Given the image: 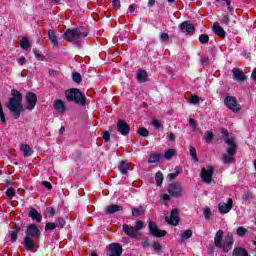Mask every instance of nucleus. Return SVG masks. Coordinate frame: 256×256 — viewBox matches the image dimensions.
Returning a JSON list of instances; mask_svg holds the SVG:
<instances>
[{
  "mask_svg": "<svg viewBox=\"0 0 256 256\" xmlns=\"http://www.w3.org/2000/svg\"><path fill=\"white\" fill-rule=\"evenodd\" d=\"M33 53H34L36 59H39V61H43L45 59V56H43L39 50L34 49Z\"/></svg>",
  "mask_w": 256,
  "mask_h": 256,
  "instance_id": "obj_43",
  "label": "nucleus"
},
{
  "mask_svg": "<svg viewBox=\"0 0 256 256\" xmlns=\"http://www.w3.org/2000/svg\"><path fill=\"white\" fill-rule=\"evenodd\" d=\"M213 173H215V168L211 165L208 166V168H202L200 177L203 183H206V185H211V182L213 181Z\"/></svg>",
  "mask_w": 256,
  "mask_h": 256,
  "instance_id": "obj_6",
  "label": "nucleus"
},
{
  "mask_svg": "<svg viewBox=\"0 0 256 256\" xmlns=\"http://www.w3.org/2000/svg\"><path fill=\"white\" fill-rule=\"evenodd\" d=\"M12 97L9 102L6 104V107L9 109L10 113H12V117L14 119H19L21 117V113L25 111L23 108V95L18 90H11Z\"/></svg>",
  "mask_w": 256,
  "mask_h": 256,
  "instance_id": "obj_1",
  "label": "nucleus"
},
{
  "mask_svg": "<svg viewBox=\"0 0 256 256\" xmlns=\"http://www.w3.org/2000/svg\"><path fill=\"white\" fill-rule=\"evenodd\" d=\"M148 227L153 237H165L167 235V231L159 230V228L157 227V225L154 224V222H149Z\"/></svg>",
  "mask_w": 256,
  "mask_h": 256,
  "instance_id": "obj_12",
  "label": "nucleus"
},
{
  "mask_svg": "<svg viewBox=\"0 0 256 256\" xmlns=\"http://www.w3.org/2000/svg\"><path fill=\"white\" fill-rule=\"evenodd\" d=\"M23 245L27 251H37V248H36L37 241L33 240L29 236H26L24 238Z\"/></svg>",
  "mask_w": 256,
  "mask_h": 256,
  "instance_id": "obj_17",
  "label": "nucleus"
},
{
  "mask_svg": "<svg viewBox=\"0 0 256 256\" xmlns=\"http://www.w3.org/2000/svg\"><path fill=\"white\" fill-rule=\"evenodd\" d=\"M6 197L13 199V197H15V190L13 188H8L6 191Z\"/></svg>",
  "mask_w": 256,
  "mask_h": 256,
  "instance_id": "obj_44",
  "label": "nucleus"
},
{
  "mask_svg": "<svg viewBox=\"0 0 256 256\" xmlns=\"http://www.w3.org/2000/svg\"><path fill=\"white\" fill-rule=\"evenodd\" d=\"M251 78L254 79V81H256V68L253 70Z\"/></svg>",
  "mask_w": 256,
  "mask_h": 256,
  "instance_id": "obj_64",
  "label": "nucleus"
},
{
  "mask_svg": "<svg viewBox=\"0 0 256 256\" xmlns=\"http://www.w3.org/2000/svg\"><path fill=\"white\" fill-rule=\"evenodd\" d=\"M233 255L234 256H249V254H247V250H245L244 248H235L233 251Z\"/></svg>",
  "mask_w": 256,
  "mask_h": 256,
  "instance_id": "obj_32",
  "label": "nucleus"
},
{
  "mask_svg": "<svg viewBox=\"0 0 256 256\" xmlns=\"http://www.w3.org/2000/svg\"><path fill=\"white\" fill-rule=\"evenodd\" d=\"M57 229V225L53 222L46 223L45 231H55Z\"/></svg>",
  "mask_w": 256,
  "mask_h": 256,
  "instance_id": "obj_41",
  "label": "nucleus"
},
{
  "mask_svg": "<svg viewBox=\"0 0 256 256\" xmlns=\"http://www.w3.org/2000/svg\"><path fill=\"white\" fill-rule=\"evenodd\" d=\"M136 79L139 81V83H145V81H147V71L140 70L137 73Z\"/></svg>",
  "mask_w": 256,
  "mask_h": 256,
  "instance_id": "obj_29",
  "label": "nucleus"
},
{
  "mask_svg": "<svg viewBox=\"0 0 256 256\" xmlns=\"http://www.w3.org/2000/svg\"><path fill=\"white\" fill-rule=\"evenodd\" d=\"M131 167H133V164L131 162L127 161H121L118 165V170L122 175H127L129 171H131Z\"/></svg>",
  "mask_w": 256,
  "mask_h": 256,
  "instance_id": "obj_19",
  "label": "nucleus"
},
{
  "mask_svg": "<svg viewBox=\"0 0 256 256\" xmlns=\"http://www.w3.org/2000/svg\"><path fill=\"white\" fill-rule=\"evenodd\" d=\"M20 47L22 49H29V47H31V44L29 43V40L27 38H23L20 42Z\"/></svg>",
  "mask_w": 256,
  "mask_h": 256,
  "instance_id": "obj_38",
  "label": "nucleus"
},
{
  "mask_svg": "<svg viewBox=\"0 0 256 256\" xmlns=\"http://www.w3.org/2000/svg\"><path fill=\"white\" fill-rule=\"evenodd\" d=\"M143 213H145V209H143L142 206L132 209L133 217H141V215H143Z\"/></svg>",
  "mask_w": 256,
  "mask_h": 256,
  "instance_id": "obj_31",
  "label": "nucleus"
},
{
  "mask_svg": "<svg viewBox=\"0 0 256 256\" xmlns=\"http://www.w3.org/2000/svg\"><path fill=\"white\" fill-rule=\"evenodd\" d=\"M122 210H123V207L113 204V205L107 206L106 213L111 215L113 213H117V211H122Z\"/></svg>",
  "mask_w": 256,
  "mask_h": 256,
  "instance_id": "obj_27",
  "label": "nucleus"
},
{
  "mask_svg": "<svg viewBox=\"0 0 256 256\" xmlns=\"http://www.w3.org/2000/svg\"><path fill=\"white\" fill-rule=\"evenodd\" d=\"M224 105H226L230 111H233V113H239V111H241V105L237 103V98L233 96H227L224 99Z\"/></svg>",
  "mask_w": 256,
  "mask_h": 256,
  "instance_id": "obj_7",
  "label": "nucleus"
},
{
  "mask_svg": "<svg viewBox=\"0 0 256 256\" xmlns=\"http://www.w3.org/2000/svg\"><path fill=\"white\" fill-rule=\"evenodd\" d=\"M37 105V95L33 92L26 94V109L27 111H33Z\"/></svg>",
  "mask_w": 256,
  "mask_h": 256,
  "instance_id": "obj_9",
  "label": "nucleus"
},
{
  "mask_svg": "<svg viewBox=\"0 0 256 256\" xmlns=\"http://www.w3.org/2000/svg\"><path fill=\"white\" fill-rule=\"evenodd\" d=\"M189 152L192 159H194L196 163H199V158H197V149L192 146L190 147Z\"/></svg>",
  "mask_w": 256,
  "mask_h": 256,
  "instance_id": "obj_35",
  "label": "nucleus"
},
{
  "mask_svg": "<svg viewBox=\"0 0 256 256\" xmlns=\"http://www.w3.org/2000/svg\"><path fill=\"white\" fill-rule=\"evenodd\" d=\"M199 41H200V43H202V45H207V43H209V35L201 34L199 36Z\"/></svg>",
  "mask_w": 256,
  "mask_h": 256,
  "instance_id": "obj_39",
  "label": "nucleus"
},
{
  "mask_svg": "<svg viewBox=\"0 0 256 256\" xmlns=\"http://www.w3.org/2000/svg\"><path fill=\"white\" fill-rule=\"evenodd\" d=\"M152 125H153V127H155V129H159V128L163 127L161 122H159V120H157V119L152 120Z\"/></svg>",
  "mask_w": 256,
  "mask_h": 256,
  "instance_id": "obj_49",
  "label": "nucleus"
},
{
  "mask_svg": "<svg viewBox=\"0 0 256 256\" xmlns=\"http://www.w3.org/2000/svg\"><path fill=\"white\" fill-rule=\"evenodd\" d=\"M66 101L76 103L77 105H84L87 103L85 96L81 93L80 89L71 88L65 91Z\"/></svg>",
  "mask_w": 256,
  "mask_h": 256,
  "instance_id": "obj_3",
  "label": "nucleus"
},
{
  "mask_svg": "<svg viewBox=\"0 0 256 256\" xmlns=\"http://www.w3.org/2000/svg\"><path fill=\"white\" fill-rule=\"evenodd\" d=\"M236 235H238V237H245V235H247V229L243 226H239L236 230Z\"/></svg>",
  "mask_w": 256,
  "mask_h": 256,
  "instance_id": "obj_34",
  "label": "nucleus"
},
{
  "mask_svg": "<svg viewBox=\"0 0 256 256\" xmlns=\"http://www.w3.org/2000/svg\"><path fill=\"white\" fill-rule=\"evenodd\" d=\"M48 39L53 43L55 47H59V41L57 40V35H55V31H48Z\"/></svg>",
  "mask_w": 256,
  "mask_h": 256,
  "instance_id": "obj_26",
  "label": "nucleus"
},
{
  "mask_svg": "<svg viewBox=\"0 0 256 256\" xmlns=\"http://www.w3.org/2000/svg\"><path fill=\"white\" fill-rule=\"evenodd\" d=\"M0 119H1L2 123H5L7 121L5 119V113L3 112V106L1 105V102H0Z\"/></svg>",
  "mask_w": 256,
  "mask_h": 256,
  "instance_id": "obj_50",
  "label": "nucleus"
},
{
  "mask_svg": "<svg viewBox=\"0 0 256 256\" xmlns=\"http://www.w3.org/2000/svg\"><path fill=\"white\" fill-rule=\"evenodd\" d=\"M213 31L216 35H218V37H221L222 39L225 38V30L223 27H221V25H219V22H215L213 24Z\"/></svg>",
  "mask_w": 256,
  "mask_h": 256,
  "instance_id": "obj_22",
  "label": "nucleus"
},
{
  "mask_svg": "<svg viewBox=\"0 0 256 256\" xmlns=\"http://www.w3.org/2000/svg\"><path fill=\"white\" fill-rule=\"evenodd\" d=\"M20 151L24 153V157H31L33 149L28 144H20Z\"/></svg>",
  "mask_w": 256,
  "mask_h": 256,
  "instance_id": "obj_25",
  "label": "nucleus"
},
{
  "mask_svg": "<svg viewBox=\"0 0 256 256\" xmlns=\"http://www.w3.org/2000/svg\"><path fill=\"white\" fill-rule=\"evenodd\" d=\"M53 108L56 111V113H59L60 115H63L65 111H67V106L65 105V102L61 99H56L53 103Z\"/></svg>",
  "mask_w": 256,
  "mask_h": 256,
  "instance_id": "obj_16",
  "label": "nucleus"
},
{
  "mask_svg": "<svg viewBox=\"0 0 256 256\" xmlns=\"http://www.w3.org/2000/svg\"><path fill=\"white\" fill-rule=\"evenodd\" d=\"M173 155H175V149H168L164 153L165 159L171 160L173 158Z\"/></svg>",
  "mask_w": 256,
  "mask_h": 256,
  "instance_id": "obj_36",
  "label": "nucleus"
},
{
  "mask_svg": "<svg viewBox=\"0 0 256 256\" xmlns=\"http://www.w3.org/2000/svg\"><path fill=\"white\" fill-rule=\"evenodd\" d=\"M177 175H179V172H176V173H170L168 174V177L173 180V179H177Z\"/></svg>",
  "mask_w": 256,
  "mask_h": 256,
  "instance_id": "obj_60",
  "label": "nucleus"
},
{
  "mask_svg": "<svg viewBox=\"0 0 256 256\" xmlns=\"http://www.w3.org/2000/svg\"><path fill=\"white\" fill-rule=\"evenodd\" d=\"M82 37H87V34L82 33L78 29H68L64 33V39H66L68 43H75V45H81Z\"/></svg>",
  "mask_w": 256,
  "mask_h": 256,
  "instance_id": "obj_5",
  "label": "nucleus"
},
{
  "mask_svg": "<svg viewBox=\"0 0 256 256\" xmlns=\"http://www.w3.org/2000/svg\"><path fill=\"white\" fill-rule=\"evenodd\" d=\"M112 7L115 9V11H118V9H121V1L112 0Z\"/></svg>",
  "mask_w": 256,
  "mask_h": 256,
  "instance_id": "obj_46",
  "label": "nucleus"
},
{
  "mask_svg": "<svg viewBox=\"0 0 256 256\" xmlns=\"http://www.w3.org/2000/svg\"><path fill=\"white\" fill-rule=\"evenodd\" d=\"M180 29L183 33H194L195 31V26H193V24H189L187 22H184L180 25Z\"/></svg>",
  "mask_w": 256,
  "mask_h": 256,
  "instance_id": "obj_24",
  "label": "nucleus"
},
{
  "mask_svg": "<svg viewBox=\"0 0 256 256\" xmlns=\"http://www.w3.org/2000/svg\"><path fill=\"white\" fill-rule=\"evenodd\" d=\"M155 181H156V185L158 187H161V185H163V173H161L160 171L157 172L155 175Z\"/></svg>",
  "mask_w": 256,
  "mask_h": 256,
  "instance_id": "obj_33",
  "label": "nucleus"
},
{
  "mask_svg": "<svg viewBox=\"0 0 256 256\" xmlns=\"http://www.w3.org/2000/svg\"><path fill=\"white\" fill-rule=\"evenodd\" d=\"M201 101V98H199V96L197 95H193L190 98V103H193L194 105H197V103H199Z\"/></svg>",
  "mask_w": 256,
  "mask_h": 256,
  "instance_id": "obj_48",
  "label": "nucleus"
},
{
  "mask_svg": "<svg viewBox=\"0 0 256 256\" xmlns=\"http://www.w3.org/2000/svg\"><path fill=\"white\" fill-rule=\"evenodd\" d=\"M162 155L159 153L150 154L148 157V163H159L161 161Z\"/></svg>",
  "mask_w": 256,
  "mask_h": 256,
  "instance_id": "obj_28",
  "label": "nucleus"
},
{
  "mask_svg": "<svg viewBox=\"0 0 256 256\" xmlns=\"http://www.w3.org/2000/svg\"><path fill=\"white\" fill-rule=\"evenodd\" d=\"M138 135L141 137H149V130L145 127H140L138 128Z\"/></svg>",
  "mask_w": 256,
  "mask_h": 256,
  "instance_id": "obj_37",
  "label": "nucleus"
},
{
  "mask_svg": "<svg viewBox=\"0 0 256 256\" xmlns=\"http://www.w3.org/2000/svg\"><path fill=\"white\" fill-rule=\"evenodd\" d=\"M123 231L125 235H128V237H131L132 239H137L140 233L137 231L136 227L124 225Z\"/></svg>",
  "mask_w": 256,
  "mask_h": 256,
  "instance_id": "obj_15",
  "label": "nucleus"
},
{
  "mask_svg": "<svg viewBox=\"0 0 256 256\" xmlns=\"http://www.w3.org/2000/svg\"><path fill=\"white\" fill-rule=\"evenodd\" d=\"M18 63L19 65H25V63H27V60L25 59V57L22 56L18 59Z\"/></svg>",
  "mask_w": 256,
  "mask_h": 256,
  "instance_id": "obj_59",
  "label": "nucleus"
},
{
  "mask_svg": "<svg viewBox=\"0 0 256 256\" xmlns=\"http://www.w3.org/2000/svg\"><path fill=\"white\" fill-rule=\"evenodd\" d=\"M129 13H135V4H132L128 7Z\"/></svg>",
  "mask_w": 256,
  "mask_h": 256,
  "instance_id": "obj_61",
  "label": "nucleus"
},
{
  "mask_svg": "<svg viewBox=\"0 0 256 256\" xmlns=\"http://www.w3.org/2000/svg\"><path fill=\"white\" fill-rule=\"evenodd\" d=\"M203 215H204L206 221H209L211 219V208L205 207L203 210Z\"/></svg>",
  "mask_w": 256,
  "mask_h": 256,
  "instance_id": "obj_40",
  "label": "nucleus"
},
{
  "mask_svg": "<svg viewBox=\"0 0 256 256\" xmlns=\"http://www.w3.org/2000/svg\"><path fill=\"white\" fill-rule=\"evenodd\" d=\"M42 185H43V187H45V188L48 189L49 191H51V190L53 189V185H51V183L48 182V181H43V182H42Z\"/></svg>",
  "mask_w": 256,
  "mask_h": 256,
  "instance_id": "obj_53",
  "label": "nucleus"
},
{
  "mask_svg": "<svg viewBox=\"0 0 256 256\" xmlns=\"http://www.w3.org/2000/svg\"><path fill=\"white\" fill-rule=\"evenodd\" d=\"M222 135L225 137V141H227V139H233L229 138V131L227 130H222Z\"/></svg>",
  "mask_w": 256,
  "mask_h": 256,
  "instance_id": "obj_58",
  "label": "nucleus"
},
{
  "mask_svg": "<svg viewBox=\"0 0 256 256\" xmlns=\"http://www.w3.org/2000/svg\"><path fill=\"white\" fill-rule=\"evenodd\" d=\"M165 221L166 223H168V225H173L174 227H177L179 225V209H172V211L170 212V217L166 216Z\"/></svg>",
  "mask_w": 256,
  "mask_h": 256,
  "instance_id": "obj_8",
  "label": "nucleus"
},
{
  "mask_svg": "<svg viewBox=\"0 0 256 256\" xmlns=\"http://www.w3.org/2000/svg\"><path fill=\"white\" fill-rule=\"evenodd\" d=\"M161 199H163V201H169V199H171V196H169V194H164L161 196Z\"/></svg>",
  "mask_w": 256,
  "mask_h": 256,
  "instance_id": "obj_62",
  "label": "nucleus"
},
{
  "mask_svg": "<svg viewBox=\"0 0 256 256\" xmlns=\"http://www.w3.org/2000/svg\"><path fill=\"white\" fill-rule=\"evenodd\" d=\"M221 21L227 25L229 23V15H223Z\"/></svg>",
  "mask_w": 256,
  "mask_h": 256,
  "instance_id": "obj_57",
  "label": "nucleus"
},
{
  "mask_svg": "<svg viewBox=\"0 0 256 256\" xmlns=\"http://www.w3.org/2000/svg\"><path fill=\"white\" fill-rule=\"evenodd\" d=\"M103 139H104V141H106V143L111 140V135L109 134V131L103 132Z\"/></svg>",
  "mask_w": 256,
  "mask_h": 256,
  "instance_id": "obj_52",
  "label": "nucleus"
},
{
  "mask_svg": "<svg viewBox=\"0 0 256 256\" xmlns=\"http://www.w3.org/2000/svg\"><path fill=\"white\" fill-rule=\"evenodd\" d=\"M72 79H73V81H75V83H81V81H82V79H81V74H79V73H74L73 75H72Z\"/></svg>",
  "mask_w": 256,
  "mask_h": 256,
  "instance_id": "obj_47",
  "label": "nucleus"
},
{
  "mask_svg": "<svg viewBox=\"0 0 256 256\" xmlns=\"http://www.w3.org/2000/svg\"><path fill=\"white\" fill-rule=\"evenodd\" d=\"M109 256H121L123 253V247L118 243H112L108 246Z\"/></svg>",
  "mask_w": 256,
  "mask_h": 256,
  "instance_id": "obj_14",
  "label": "nucleus"
},
{
  "mask_svg": "<svg viewBox=\"0 0 256 256\" xmlns=\"http://www.w3.org/2000/svg\"><path fill=\"white\" fill-rule=\"evenodd\" d=\"M153 249H154V251H161L162 246L159 242H154L153 243Z\"/></svg>",
  "mask_w": 256,
  "mask_h": 256,
  "instance_id": "obj_54",
  "label": "nucleus"
},
{
  "mask_svg": "<svg viewBox=\"0 0 256 256\" xmlns=\"http://www.w3.org/2000/svg\"><path fill=\"white\" fill-rule=\"evenodd\" d=\"M231 209H233V199H228V202H220L218 204V210L219 213H221V215H226V213H229V211H231Z\"/></svg>",
  "mask_w": 256,
  "mask_h": 256,
  "instance_id": "obj_11",
  "label": "nucleus"
},
{
  "mask_svg": "<svg viewBox=\"0 0 256 256\" xmlns=\"http://www.w3.org/2000/svg\"><path fill=\"white\" fill-rule=\"evenodd\" d=\"M28 217H30L34 221H37V223H41V221L43 220V216H41V214H39V212H37V209L35 208L30 209Z\"/></svg>",
  "mask_w": 256,
  "mask_h": 256,
  "instance_id": "obj_23",
  "label": "nucleus"
},
{
  "mask_svg": "<svg viewBox=\"0 0 256 256\" xmlns=\"http://www.w3.org/2000/svg\"><path fill=\"white\" fill-rule=\"evenodd\" d=\"M189 123H190L191 127H197V123L195 122V120L193 118H191L189 120Z\"/></svg>",
  "mask_w": 256,
  "mask_h": 256,
  "instance_id": "obj_63",
  "label": "nucleus"
},
{
  "mask_svg": "<svg viewBox=\"0 0 256 256\" xmlns=\"http://www.w3.org/2000/svg\"><path fill=\"white\" fill-rule=\"evenodd\" d=\"M204 139H205L206 143H211V141L213 140V132H211V131L205 132Z\"/></svg>",
  "mask_w": 256,
  "mask_h": 256,
  "instance_id": "obj_42",
  "label": "nucleus"
},
{
  "mask_svg": "<svg viewBox=\"0 0 256 256\" xmlns=\"http://www.w3.org/2000/svg\"><path fill=\"white\" fill-rule=\"evenodd\" d=\"M143 227H144V224H143V221H137L136 222V229H137V231L139 232V231H141V229H143Z\"/></svg>",
  "mask_w": 256,
  "mask_h": 256,
  "instance_id": "obj_55",
  "label": "nucleus"
},
{
  "mask_svg": "<svg viewBox=\"0 0 256 256\" xmlns=\"http://www.w3.org/2000/svg\"><path fill=\"white\" fill-rule=\"evenodd\" d=\"M116 129H117L118 133H120L124 136H127L129 131H131V127H129V124H127V122H125V120H118Z\"/></svg>",
  "mask_w": 256,
  "mask_h": 256,
  "instance_id": "obj_13",
  "label": "nucleus"
},
{
  "mask_svg": "<svg viewBox=\"0 0 256 256\" xmlns=\"http://www.w3.org/2000/svg\"><path fill=\"white\" fill-rule=\"evenodd\" d=\"M160 39H162V41H164V43H169V34L167 33H162L160 35Z\"/></svg>",
  "mask_w": 256,
  "mask_h": 256,
  "instance_id": "obj_51",
  "label": "nucleus"
},
{
  "mask_svg": "<svg viewBox=\"0 0 256 256\" xmlns=\"http://www.w3.org/2000/svg\"><path fill=\"white\" fill-rule=\"evenodd\" d=\"M232 73L234 75L235 81H239L240 83H243V81H247V76L241 68H233Z\"/></svg>",
  "mask_w": 256,
  "mask_h": 256,
  "instance_id": "obj_18",
  "label": "nucleus"
},
{
  "mask_svg": "<svg viewBox=\"0 0 256 256\" xmlns=\"http://www.w3.org/2000/svg\"><path fill=\"white\" fill-rule=\"evenodd\" d=\"M193 237V231L192 230H184L180 233L179 243L183 244L187 239H191Z\"/></svg>",
  "mask_w": 256,
  "mask_h": 256,
  "instance_id": "obj_21",
  "label": "nucleus"
},
{
  "mask_svg": "<svg viewBox=\"0 0 256 256\" xmlns=\"http://www.w3.org/2000/svg\"><path fill=\"white\" fill-rule=\"evenodd\" d=\"M216 1L219 2L221 0H216ZM222 1H225L229 11H233V6H231V1L230 0H222Z\"/></svg>",
  "mask_w": 256,
  "mask_h": 256,
  "instance_id": "obj_56",
  "label": "nucleus"
},
{
  "mask_svg": "<svg viewBox=\"0 0 256 256\" xmlns=\"http://www.w3.org/2000/svg\"><path fill=\"white\" fill-rule=\"evenodd\" d=\"M226 144L228 145L227 154L222 156V161L225 165H230V163H235V155L237 154V144L235 139L226 138Z\"/></svg>",
  "mask_w": 256,
  "mask_h": 256,
  "instance_id": "obj_4",
  "label": "nucleus"
},
{
  "mask_svg": "<svg viewBox=\"0 0 256 256\" xmlns=\"http://www.w3.org/2000/svg\"><path fill=\"white\" fill-rule=\"evenodd\" d=\"M19 231H21V227L15 225L14 230L10 232V240L12 241V243H15V241H17V235Z\"/></svg>",
  "mask_w": 256,
  "mask_h": 256,
  "instance_id": "obj_30",
  "label": "nucleus"
},
{
  "mask_svg": "<svg viewBox=\"0 0 256 256\" xmlns=\"http://www.w3.org/2000/svg\"><path fill=\"white\" fill-rule=\"evenodd\" d=\"M26 235L27 237H39V235H41V231H39L37 226L31 224L26 229Z\"/></svg>",
  "mask_w": 256,
  "mask_h": 256,
  "instance_id": "obj_20",
  "label": "nucleus"
},
{
  "mask_svg": "<svg viewBox=\"0 0 256 256\" xmlns=\"http://www.w3.org/2000/svg\"><path fill=\"white\" fill-rule=\"evenodd\" d=\"M168 193L172 197H181L183 193V187L179 183H172L168 186Z\"/></svg>",
  "mask_w": 256,
  "mask_h": 256,
  "instance_id": "obj_10",
  "label": "nucleus"
},
{
  "mask_svg": "<svg viewBox=\"0 0 256 256\" xmlns=\"http://www.w3.org/2000/svg\"><path fill=\"white\" fill-rule=\"evenodd\" d=\"M233 243L235 239L233 238V233L228 232L223 235V230H218L214 237V245L217 249H221L224 253H229L233 249Z\"/></svg>",
  "mask_w": 256,
  "mask_h": 256,
  "instance_id": "obj_2",
  "label": "nucleus"
},
{
  "mask_svg": "<svg viewBox=\"0 0 256 256\" xmlns=\"http://www.w3.org/2000/svg\"><path fill=\"white\" fill-rule=\"evenodd\" d=\"M56 227H58L59 229H63V227H65V220L62 218H59L56 223H55Z\"/></svg>",
  "mask_w": 256,
  "mask_h": 256,
  "instance_id": "obj_45",
  "label": "nucleus"
}]
</instances>
